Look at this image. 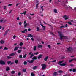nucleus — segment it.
<instances>
[{"label": "nucleus", "instance_id": "9", "mask_svg": "<svg viewBox=\"0 0 76 76\" xmlns=\"http://www.w3.org/2000/svg\"><path fill=\"white\" fill-rule=\"evenodd\" d=\"M18 48H19V46H18V47H15V48H14V51H17Z\"/></svg>", "mask_w": 76, "mask_h": 76}, {"label": "nucleus", "instance_id": "27", "mask_svg": "<svg viewBox=\"0 0 76 76\" xmlns=\"http://www.w3.org/2000/svg\"><path fill=\"white\" fill-rule=\"evenodd\" d=\"M15 63H16V64H18V60H15Z\"/></svg>", "mask_w": 76, "mask_h": 76}, {"label": "nucleus", "instance_id": "29", "mask_svg": "<svg viewBox=\"0 0 76 76\" xmlns=\"http://www.w3.org/2000/svg\"><path fill=\"white\" fill-rule=\"evenodd\" d=\"M28 37H33V35L32 34H29Z\"/></svg>", "mask_w": 76, "mask_h": 76}, {"label": "nucleus", "instance_id": "44", "mask_svg": "<svg viewBox=\"0 0 76 76\" xmlns=\"http://www.w3.org/2000/svg\"><path fill=\"white\" fill-rule=\"evenodd\" d=\"M20 14L22 15V14H24V15H25L26 14V11L24 12H23V13H20Z\"/></svg>", "mask_w": 76, "mask_h": 76}, {"label": "nucleus", "instance_id": "13", "mask_svg": "<svg viewBox=\"0 0 76 76\" xmlns=\"http://www.w3.org/2000/svg\"><path fill=\"white\" fill-rule=\"evenodd\" d=\"M56 75H58L57 72H55L53 74V76H56Z\"/></svg>", "mask_w": 76, "mask_h": 76}, {"label": "nucleus", "instance_id": "7", "mask_svg": "<svg viewBox=\"0 0 76 76\" xmlns=\"http://www.w3.org/2000/svg\"><path fill=\"white\" fill-rule=\"evenodd\" d=\"M0 64L2 65H4L5 64V62L4 61L1 60L0 61Z\"/></svg>", "mask_w": 76, "mask_h": 76}, {"label": "nucleus", "instance_id": "62", "mask_svg": "<svg viewBox=\"0 0 76 76\" xmlns=\"http://www.w3.org/2000/svg\"><path fill=\"white\" fill-rule=\"evenodd\" d=\"M65 27H66V28H67V26H68L67 25V24H66V25H65Z\"/></svg>", "mask_w": 76, "mask_h": 76}, {"label": "nucleus", "instance_id": "8", "mask_svg": "<svg viewBox=\"0 0 76 76\" xmlns=\"http://www.w3.org/2000/svg\"><path fill=\"white\" fill-rule=\"evenodd\" d=\"M66 65V63H62L61 64H59L60 66H65Z\"/></svg>", "mask_w": 76, "mask_h": 76}, {"label": "nucleus", "instance_id": "24", "mask_svg": "<svg viewBox=\"0 0 76 76\" xmlns=\"http://www.w3.org/2000/svg\"><path fill=\"white\" fill-rule=\"evenodd\" d=\"M64 61H59L58 63V64H61V63H63V62Z\"/></svg>", "mask_w": 76, "mask_h": 76}, {"label": "nucleus", "instance_id": "4", "mask_svg": "<svg viewBox=\"0 0 76 76\" xmlns=\"http://www.w3.org/2000/svg\"><path fill=\"white\" fill-rule=\"evenodd\" d=\"M41 66H42V70H44L46 68V65L45 64H42Z\"/></svg>", "mask_w": 76, "mask_h": 76}, {"label": "nucleus", "instance_id": "16", "mask_svg": "<svg viewBox=\"0 0 76 76\" xmlns=\"http://www.w3.org/2000/svg\"><path fill=\"white\" fill-rule=\"evenodd\" d=\"M37 49V46H34L33 48V50L34 51H36Z\"/></svg>", "mask_w": 76, "mask_h": 76}, {"label": "nucleus", "instance_id": "52", "mask_svg": "<svg viewBox=\"0 0 76 76\" xmlns=\"http://www.w3.org/2000/svg\"><path fill=\"white\" fill-rule=\"evenodd\" d=\"M60 28H65V26H62L60 27Z\"/></svg>", "mask_w": 76, "mask_h": 76}, {"label": "nucleus", "instance_id": "10", "mask_svg": "<svg viewBox=\"0 0 76 76\" xmlns=\"http://www.w3.org/2000/svg\"><path fill=\"white\" fill-rule=\"evenodd\" d=\"M66 7V8H67V9H71V10H73V9L70 6L67 7V6H66V7Z\"/></svg>", "mask_w": 76, "mask_h": 76}, {"label": "nucleus", "instance_id": "31", "mask_svg": "<svg viewBox=\"0 0 76 76\" xmlns=\"http://www.w3.org/2000/svg\"><path fill=\"white\" fill-rule=\"evenodd\" d=\"M34 56V54L32 53L31 54V55L30 57V58H32L33 56Z\"/></svg>", "mask_w": 76, "mask_h": 76}, {"label": "nucleus", "instance_id": "43", "mask_svg": "<svg viewBox=\"0 0 76 76\" xmlns=\"http://www.w3.org/2000/svg\"><path fill=\"white\" fill-rule=\"evenodd\" d=\"M18 76H20L21 75V73L20 72H19L18 73Z\"/></svg>", "mask_w": 76, "mask_h": 76}, {"label": "nucleus", "instance_id": "59", "mask_svg": "<svg viewBox=\"0 0 76 76\" xmlns=\"http://www.w3.org/2000/svg\"><path fill=\"white\" fill-rule=\"evenodd\" d=\"M23 47L21 46V47H20V48H19L20 49V50H22V48H23Z\"/></svg>", "mask_w": 76, "mask_h": 76}, {"label": "nucleus", "instance_id": "36", "mask_svg": "<svg viewBox=\"0 0 76 76\" xmlns=\"http://www.w3.org/2000/svg\"><path fill=\"white\" fill-rule=\"evenodd\" d=\"M43 7H44L43 6H42L41 7V9H42V11H44V9H43Z\"/></svg>", "mask_w": 76, "mask_h": 76}, {"label": "nucleus", "instance_id": "45", "mask_svg": "<svg viewBox=\"0 0 76 76\" xmlns=\"http://www.w3.org/2000/svg\"><path fill=\"white\" fill-rule=\"evenodd\" d=\"M39 30V27H37V31H38Z\"/></svg>", "mask_w": 76, "mask_h": 76}, {"label": "nucleus", "instance_id": "37", "mask_svg": "<svg viewBox=\"0 0 76 76\" xmlns=\"http://www.w3.org/2000/svg\"><path fill=\"white\" fill-rule=\"evenodd\" d=\"M23 71L24 72H25L26 71V69H23Z\"/></svg>", "mask_w": 76, "mask_h": 76}, {"label": "nucleus", "instance_id": "61", "mask_svg": "<svg viewBox=\"0 0 76 76\" xmlns=\"http://www.w3.org/2000/svg\"><path fill=\"white\" fill-rule=\"evenodd\" d=\"M61 0H58V2H61Z\"/></svg>", "mask_w": 76, "mask_h": 76}, {"label": "nucleus", "instance_id": "51", "mask_svg": "<svg viewBox=\"0 0 76 76\" xmlns=\"http://www.w3.org/2000/svg\"><path fill=\"white\" fill-rule=\"evenodd\" d=\"M54 2L55 4H58V2L56 1H55Z\"/></svg>", "mask_w": 76, "mask_h": 76}, {"label": "nucleus", "instance_id": "46", "mask_svg": "<svg viewBox=\"0 0 76 76\" xmlns=\"http://www.w3.org/2000/svg\"><path fill=\"white\" fill-rule=\"evenodd\" d=\"M38 54V52H37L36 53H34V54H35V55H37V54Z\"/></svg>", "mask_w": 76, "mask_h": 76}, {"label": "nucleus", "instance_id": "14", "mask_svg": "<svg viewBox=\"0 0 76 76\" xmlns=\"http://www.w3.org/2000/svg\"><path fill=\"white\" fill-rule=\"evenodd\" d=\"M48 58V56H47L44 58V60H45V61H47Z\"/></svg>", "mask_w": 76, "mask_h": 76}, {"label": "nucleus", "instance_id": "12", "mask_svg": "<svg viewBox=\"0 0 76 76\" xmlns=\"http://www.w3.org/2000/svg\"><path fill=\"white\" fill-rule=\"evenodd\" d=\"M42 55H39L37 57L38 59H40V58H42Z\"/></svg>", "mask_w": 76, "mask_h": 76}, {"label": "nucleus", "instance_id": "49", "mask_svg": "<svg viewBox=\"0 0 76 76\" xmlns=\"http://www.w3.org/2000/svg\"><path fill=\"white\" fill-rule=\"evenodd\" d=\"M8 49H7V48L5 47L4 49V50H8Z\"/></svg>", "mask_w": 76, "mask_h": 76}, {"label": "nucleus", "instance_id": "2", "mask_svg": "<svg viewBox=\"0 0 76 76\" xmlns=\"http://www.w3.org/2000/svg\"><path fill=\"white\" fill-rule=\"evenodd\" d=\"M37 58L36 56H34L32 58V60H31L30 61L29 60H28L27 61L29 63H33L34 61H35V60H37Z\"/></svg>", "mask_w": 76, "mask_h": 76}, {"label": "nucleus", "instance_id": "11", "mask_svg": "<svg viewBox=\"0 0 76 76\" xmlns=\"http://www.w3.org/2000/svg\"><path fill=\"white\" fill-rule=\"evenodd\" d=\"M41 26H42V27L43 28V30H45V26H44L41 23L40 24Z\"/></svg>", "mask_w": 76, "mask_h": 76}, {"label": "nucleus", "instance_id": "23", "mask_svg": "<svg viewBox=\"0 0 76 76\" xmlns=\"http://www.w3.org/2000/svg\"><path fill=\"white\" fill-rule=\"evenodd\" d=\"M15 54L14 53H12L10 54V56H15Z\"/></svg>", "mask_w": 76, "mask_h": 76}, {"label": "nucleus", "instance_id": "48", "mask_svg": "<svg viewBox=\"0 0 76 76\" xmlns=\"http://www.w3.org/2000/svg\"><path fill=\"white\" fill-rule=\"evenodd\" d=\"M16 36L15 35H14L13 36V38L14 39H15V38H16Z\"/></svg>", "mask_w": 76, "mask_h": 76}, {"label": "nucleus", "instance_id": "5", "mask_svg": "<svg viewBox=\"0 0 76 76\" xmlns=\"http://www.w3.org/2000/svg\"><path fill=\"white\" fill-rule=\"evenodd\" d=\"M68 51H69V52H72L73 51V48L72 47H69V48H67V49Z\"/></svg>", "mask_w": 76, "mask_h": 76}, {"label": "nucleus", "instance_id": "42", "mask_svg": "<svg viewBox=\"0 0 76 76\" xmlns=\"http://www.w3.org/2000/svg\"><path fill=\"white\" fill-rule=\"evenodd\" d=\"M34 1H35V2H36V3H38V2H39V1L38 0H35Z\"/></svg>", "mask_w": 76, "mask_h": 76}, {"label": "nucleus", "instance_id": "30", "mask_svg": "<svg viewBox=\"0 0 76 76\" xmlns=\"http://www.w3.org/2000/svg\"><path fill=\"white\" fill-rule=\"evenodd\" d=\"M7 58H8V59H10L12 58V57H10L9 56H7Z\"/></svg>", "mask_w": 76, "mask_h": 76}, {"label": "nucleus", "instance_id": "32", "mask_svg": "<svg viewBox=\"0 0 76 76\" xmlns=\"http://www.w3.org/2000/svg\"><path fill=\"white\" fill-rule=\"evenodd\" d=\"M26 56H27V54H26L25 55L23 56V58H25L26 57Z\"/></svg>", "mask_w": 76, "mask_h": 76}, {"label": "nucleus", "instance_id": "20", "mask_svg": "<svg viewBox=\"0 0 76 76\" xmlns=\"http://www.w3.org/2000/svg\"><path fill=\"white\" fill-rule=\"evenodd\" d=\"M0 43L1 44H4V41H3V40H1L0 41Z\"/></svg>", "mask_w": 76, "mask_h": 76}, {"label": "nucleus", "instance_id": "18", "mask_svg": "<svg viewBox=\"0 0 76 76\" xmlns=\"http://www.w3.org/2000/svg\"><path fill=\"white\" fill-rule=\"evenodd\" d=\"M38 48H42V45H38Z\"/></svg>", "mask_w": 76, "mask_h": 76}, {"label": "nucleus", "instance_id": "56", "mask_svg": "<svg viewBox=\"0 0 76 76\" xmlns=\"http://www.w3.org/2000/svg\"><path fill=\"white\" fill-rule=\"evenodd\" d=\"M13 5V4H9L8 5V6H12Z\"/></svg>", "mask_w": 76, "mask_h": 76}, {"label": "nucleus", "instance_id": "28", "mask_svg": "<svg viewBox=\"0 0 76 76\" xmlns=\"http://www.w3.org/2000/svg\"><path fill=\"white\" fill-rule=\"evenodd\" d=\"M19 45L20 46H22L23 45V43L22 42H20L19 44Z\"/></svg>", "mask_w": 76, "mask_h": 76}, {"label": "nucleus", "instance_id": "60", "mask_svg": "<svg viewBox=\"0 0 76 76\" xmlns=\"http://www.w3.org/2000/svg\"><path fill=\"white\" fill-rule=\"evenodd\" d=\"M13 64H14V62H11V63L10 64V65H12Z\"/></svg>", "mask_w": 76, "mask_h": 76}, {"label": "nucleus", "instance_id": "26", "mask_svg": "<svg viewBox=\"0 0 76 76\" xmlns=\"http://www.w3.org/2000/svg\"><path fill=\"white\" fill-rule=\"evenodd\" d=\"M21 51H22V50H18V54H20V53H21Z\"/></svg>", "mask_w": 76, "mask_h": 76}, {"label": "nucleus", "instance_id": "63", "mask_svg": "<svg viewBox=\"0 0 76 76\" xmlns=\"http://www.w3.org/2000/svg\"><path fill=\"white\" fill-rule=\"evenodd\" d=\"M21 32L23 33H25V31H22Z\"/></svg>", "mask_w": 76, "mask_h": 76}, {"label": "nucleus", "instance_id": "6", "mask_svg": "<svg viewBox=\"0 0 76 76\" xmlns=\"http://www.w3.org/2000/svg\"><path fill=\"white\" fill-rule=\"evenodd\" d=\"M65 18V20H67V19H69V16H67L66 15H65L63 16V18Z\"/></svg>", "mask_w": 76, "mask_h": 76}, {"label": "nucleus", "instance_id": "34", "mask_svg": "<svg viewBox=\"0 0 76 76\" xmlns=\"http://www.w3.org/2000/svg\"><path fill=\"white\" fill-rule=\"evenodd\" d=\"M58 72L59 73H63V71H61V70H59L58 71Z\"/></svg>", "mask_w": 76, "mask_h": 76}, {"label": "nucleus", "instance_id": "35", "mask_svg": "<svg viewBox=\"0 0 76 76\" xmlns=\"http://www.w3.org/2000/svg\"><path fill=\"white\" fill-rule=\"evenodd\" d=\"M7 63L8 64H10V63H11V61H8Z\"/></svg>", "mask_w": 76, "mask_h": 76}, {"label": "nucleus", "instance_id": "21", "mask_svg": "<svg viewBox=\"0 0 76 76\" xmlns=\"http://www.w3.org/2000/svg\"><path fill=\"white\" fill-rule=\"evenodd\" d=\"M4 20V19H1L0 20V22H1V23L3 22Z\"/></svg>", "mask_w": 76, "mask_h": 76}, {"label": "nucleus", "instance_id": "41", "mask_svg": "<svg viewBox=\"0 0 76 76\" xmlns=\"http://www.w3.org/2000/svg\"><path fill=\"white\" fill-rule=\"evenodd\" d=\"M31 76H35V75H34V73H31Z\"/></svg>", "mask_w": 76, "mask_h": 76}, {"label": "nucleus", "instance_id": "53", "mask_svg": "<svg viewBox=\"0 0 76 76\" xmlns=\"http://www.w3.org/2000/svg\"><path fill=\"white\" fill-rule=\"evenodd\" d=\"M68 24L69 25H72V23L70 22H68Z\"/></svg>", "mask_w": 76, "mask_h": 76}, {"label": "nucleus", "instance_id": "40", "mask_svg": "<svg viewBox=\"0 0 76 76\" xmlns=\"http://www.w3.org/2000/svg\"><path fill=\"white\" fill-rule=\"evenodd\" d=\"M15 73V71H12L11 72V73L12 74H14V73Z\"/></svg>", "mask_w": 76, "mask_h": 76}, {"label": "nucleus", "instance_id": "54", "mask_svg": "<svg viewBox=\"0 0 76 76\" xmlns=\"http://www.w3.org/2000/svg\"><path fill=\"white\" fill-rule=\"evenodd\" d=\"M56 61V60H54V61H52V62H53V63H55Z\"/></svg>", "mask_w": 76, "mask_h": 76}, {"label": "nucleus", "instance_id": "22", "mask_svg": "<svg viewBox=\"0 0 76 76\" xmlns=\"http://www.w3.org/2000/svg\"><path fill=\"white\" fill-rule=\"evenodd\" d=\"M54 12L55 13H57V10H54Z\"/></svg>", "mask_w": 76, "mask_h": 76}, {"label": "nucleus", "instance_id": "50", "mask_svg": "<svg viewBox=\"0 0 76 76\" xmlns=\"http://www.w3.org/2000/svg\"><path fill=\"white\" fill-rule=\"evenodd\" d=\"M73 61V60L72 59V60H70L69 61V62H70H70H72V61Z\"/></svg>", "mask_w": 76, "mask_h": 76}, {"label": "nucleus", "instance_id": "17", "mask_svg": "<svg viewBox=\"0 0 76 76\" xmlns=\"http://www.w3.org/2000/svg\"><path fill=\"white\" fill-rule=\"evenodd\" d=\"M38 66H34V67L33 68V70H36L37 68V67Z\"/></svg>", "mask_w": 76, "mask_h": 76}, {"label": "nucleus", "instance_id": "33", "mask_svg": "<svg viewBox=\"0 0 76 76\" xmlns=\"http://www.w3.org/2000/svg\"><path fill=\"white\" fill-rule=\"evenodd\" d=\"M27 64V62H26V61H25L24 62V65H26V64Z\"/></svg>", "mask_w": 76, "mask_h": 76}, {"label": "nucleus", "instance_id": "57", "mask_svg": "<svg viewBox=\"0 0 76 76\" xmlns=\"http://www.w3.org/2000/svg\"><path fill=\"white\" fill-rule=\"evenodd\" d=\"M16 19H17V20H19V17H18Z\"/></svg>", "mask_w": 76, "mask_h": 76}, {"label": "nucleus", "instance_id": "47", "mask_svg": "<svg viewBox=\"0 0 76 76\" xmlns=\"http://www.w3.org/2000/svg\"><path fill=\"white\" fill-rule=\"evenodd\" d=\"M39 5V3L37 4L36 5V8H38V6Z\"/></svg>", "mask_w": 76, "mask_h": 76}, {"label": "nucleus", "instance_id": "55", "mask_svg": "<svg viewBox=\"0 0 76 76\" xmlns=\"http://www.w3.org/2000/svg\"><path fill=\"white\" fill-rule=\"evenodd\" d=\"M22 23L21 22H19V25L20 26L21 25H22Z\"/></svg>", "mask_w": 76, "mask_h": 76}, {"label": "nucleus", "instance_id": "39", "mask_svg": "<svg viewBox=\"0 0 76 76\" xmlns=\"http://www.w3.org/2000/svg\"><path fill=\"white\" fill-rule=\"evenodd\" d=\"M19 57L20 58H22V55H20L19 56Z\"/></svg>", "mask_w": 76, "mask_h": 76}, {"label": "nucleus", "instance_id": "38", "mask_svg": "<svg viewBox=\"0 0 76 76\" xmlns=\"http://www.w3.org/2000/svg\"><path fill=\"white\" fill-rule=\"evenodd\" d=\"M10 30L9 29H8L6 31H5V32L6 33H7H7L8 32H9V31Z\"/></svg>", "mask_w": 76, "mask_h": 76}, {"label": "nucleus", "instance_id": "15", "mask_svg": "<svg viewBox=\"0 0 76 76\" xmlns=\"http://www.w3.org/2000/svg\"><path fill=\"white\" fill-rule=\"evenodd\" d=\"M6 71H9V70H10V68L9 67H7L6 68Z\"/></svg>", "mask_w": 76, "mask_h": 76}, {"label": "nucleus", "instance_id": "25", "mask_svg": "<svg viewBox=\"0 0 76 76\" xmlns=\"http://www.w3.org/2000/svg\"><path fill=\"white\" fill-rule=\"evenodd\" d=\"M72 71H73V72H76V69L75 68V69H73Z\"/></svg>", "mask_w": 76, "mask_h": 76}, {"label": "nucleus", "instance_id": "19", "mask_svg": "<svg viewBox=\"0 0 76 76\" xmlns=\"http://www.w3.org/2000/svg\"><path fill=\"white\" fill-rule=\"evenodd\" d=\"M29 25V24H28V23H26V24L25 25H24V28H26V26H27V25Z\"/></svg>", "mask_w": 76, "mask_h": 76}, {"label": "nucleus", "instance_id": "64", "mask_svg": "<svg viewBox=\"0 0 76 76\" xmlns=\"http://www.w3.org/2000/svg\"><path fill=\"white\" fill-rule=\"evenodd\" d=\"M74 9L75 11H76V7L74 8Z\"/></svg>", "mask_w": 76, "mask_h": 76}, {"label": "nucleus", "instance_id": "1", "mask_svg": "<svg viewBox=\"0 0 76 76\" xmlns=\"http://www.w3.org/2000/svg\"><path fill=\"white\" fill-rule=\"evenodd\" d=\"M58 33L60 35V39L61 41H62V39H66V38H67V37L64 36L61 32L58 31Z\"/></svg>", "mask_w": 76, "mask_h": 76}, {"label": "nucleus", "instance_id": "58", "mask_svg": "<svg viewBox=\"0 0 76 76\" xmlns=\"http://www.w3.org/2000/svg\"><path fill=\"white\" fill-rule=\"evenodd\" d=\"M48 47L49 48H51V47H50V45H48Z\"/></svg>", "mask_w": 76, "mask_h": 76}, {"label": "nucleus", "instance_id": "3", "mask_svg": "<svg viewBox=\"0 0 76 76\" xmlns=\"http://www.w3.org/2000/svg\"><path fill=\"white\" fill-rule=\"evenodd\" d=\"M67 3V0L63 1L61 3V4L62 5V6L66 7V6L65 5V3Z\"/></svg>", "mask_w": 76, "mask_h": 76}]
</instances>
